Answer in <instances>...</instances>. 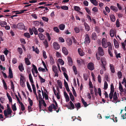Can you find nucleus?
<instances>
[{
    "instance_id": "nucleus-28",
    "label": "nucleus",
    "mask_w": 126,
    "mask_h": 126,
    "mask_svg": "<svg viewBox=\"0 0 126 126\" xmlns=\"http://www.w3.org/2000/svg\"><path fill=\"white\" fill-rule=\"evenodd\" d=\"M59 27L60 30H63L65 28V26L64 24H61L59 25Z\"/></svg>"
},
{
    "instance_id": "nucleus-64",
    "label": "nucleus",
    "mask_w": 126,
    "mask_h": 126,
    "mask_svg": "<svg viewBox=\"0 0 126 126\" xmlns=\"http://www.w3.org/2000/svg\"><path fill=\"white\" fill-rule=\"evenodd\" d=\"M53 30L55 32H59L60 30L57 27H54L53 28Z\"/></svg>"
},
{
    "instance_id": "nucleus-38",
    "label": "nucleus",
    "mask_w": 126,
    "mask_h": 126,
    "mask_svg": "<svg viewBox=\"0 0 126 126\" xmlns=\"http://www.w3.org/2000/svg\"><path fill=\"white\" fill-rule=\"evenodd\" d=\"M75 106L77 108V110H78L81 107L80 104L79 103H78L75 104Z\"/></svg>"
},
{
    "instance_id": "nucleus-55",
    "label": "nucleus",
    "mask_w": 126,
    "mask_h": 126,
    "mask_svg": "<svg viewBox=\"0 0 126 126\" xmlns=\"http://www.w3.org/2000/svg\"><path fill=\"white\" fill-rule=\"evenodd\" d=\"M39 78L41 83H43L45 82V80L43 78L40 76H39Z\"/></svg>"
},
{
    "instance_id": "nucleus-41",
    "label": "nucleus",
    "mask_w": 126,
    "mask_h": 126,
    "mask_svg": "<svg viewBox=\"0 0 126 126\" xmlns=\"http://www.w3.org/2000/svg\"><path fill=\"white\" fill-rule=\"evenodd\" d=\"M81 101L85 107H86L88 106V105H87L86 102L84 101L83 98L81 99Z\"/></svg>"
},
{
    "instance_id": "nucleus-27",
    "label": "nucleus",
    "mask_w": 126,
    "mask_h": 126,
    "mask_svg": "<svg viewBox=\"0 0 126 126\" xmlns=\"http://www.w3.org/2000/svg\"><path fill=\"white\" fill-rule=\"evenodd\" d=\"M25 62L26 64L27 65H29L31 64V62L28 59V58H25Z\"/></svg>"
},
{
    "instance_id": "nucleus-12",
    "label": "nucleus",
    "mask_w": 126,
    "mask_h": 126,
    "mask_svg": "<svg viewBox=\"0 0 126 126\" xmlns=\"http://www.w3.org/2000/svg\"><path fill=\"white\" fill-rule=\"evenodd\" d=\"M101 61L103 65L102 66V68L103 69L102 71H105L106 69L105 66L106 65V62L104 59H101Z\"/></svg>"
},
{
    "instance_id": "nucleus-17",
    "label": "nucleus",
    "mask_w": 126,
    "mask_h": 126,
    "mask_svg": "<svg viewBox=\"0 0 126 126\" xmlns=\"http://www.w3.org/2000/svg\"><path fill=\"white\" fill-rule=\"evenodd\" d=\"M27 11V10H21L20 11V12H19V11H12L13 13H16V14H21L23 13L25 11Z\"/></svg>"
},
{
    "instance_id": "nucleus-10",
    "label": "nucleus",
    "mask_w": 126,
    "mask_h": 126,
    "mask_svg": "<svg viewBox=\"0 0 126 126\" xmlns=\"http://www.w3.org/2000/svg\"><path fill=\"white\" fill-rule=\"evenodd\" d=\"M88 68L90 70L92 71L94 69V65L93 63L90 62L87 65Z\"/></svg>"
},
{
    "instance_id": "nucleus-22",
    "label": "nucleus",
    "mask_w": 126,
    "mask_h": 126,
    "mask_svg": "<svg viewBox=\"0 0 126 126\" xmlns=\"http://www.w3.org/2000/svg\"><path fill=\"white\" fill-rule=\"evenodd\" d=\"M38 37L42 40H44L45 38V36L42 33H40L38 34Z\"/></svg>"
},
{
    "instance_id": "nucleus-13",
    "label": "nucleus",
    "mask_w": 126,
    "mask_h": 126,
    "mask_svg": "<svg viewBox=\"0 0 126 126\" xmlns=\"http://www.w3.org/2000/svg\"><path fill=\"white\" fill-rule=\"evenodd\" d=\"M18 28L20 30L24 29L25 26L22 23H20L17 24Z\"/></svg>"
},
{
    "instance_id": "nucleus-62",
    "label": "nucleus",
    "mask_w": 126,
    "mask_h": 126,
    "mask_svg": "<svg viewBox=\"0 0 126 126\" xmlns=\"http://www.w3.org/2000/svg\"><path fill=\"white\" fill-rule=\"evenodd\" d=\"M33 24L35 26H38L39 25V22L37 21H35L34 22Z\"/></svg>"
},
{
    "instance_id": "nucleus-40",
    "label": "nucleus",
    "mask_w": 126,
    "mask_h": 126,
    "mask_svg": "<svg viewBox=\"0 0 126 126\" xmlns=\"http://www.w3.org/2000/svg\"><path fill=\"white\" fill-rule=\"evenodd\" d=\"M74 30L76 33H78L79 32V29L78 27H75L74 28Z\"/></svg>"
},
{
    "instance_id": "nucleus-56",
    "label": "nucleus",
    "mask_w": 126,
    "mask_h": 126,
    "mask_svg": "<svg viewBox=\"0 0 126 126\" xmlns=\"http://www.w3.org/2000/svg\"><path fill=\"white\" fill-rule=\"evenodd\" d=\"M78 52L81 56H83L84 55V53H83L82 51H81V50H80L79 49H78Z\"/></svg>"
},
{
    "instance_id": "nucleus-5",
    "label": "nucleus",
    "mask_w": 126,
    "mask_h": 126,
    "mask_svg": "<svg viewBox=\"0 0 126 126\" xmlns=\"http://www.w3.org/2000/svg\"><path fill=\"white\" fill-rule=\"evenodd\" d=\"M91 42V39L88 34H86L85 35V41L84 43L85 44H89Z\"/></svg>"
},
{
    "instance_id": "nucleus-16",
    "label": "nucleus",
    "mask_w": 126,
    "mask_h": 126,
    "mask_svg": "<svg viewBox=\"0 0 126 126\" xmlns=\"http://www.w3.org/2000/svg\"><path fill=\"white\" fill-rule=\"evenodd\" d=\"M62 51L65 55H67L68 54V51L65 47H63L62 48Z\"/></svg>"
},
{
    "instance_id": "nucleus-36",
    "label": "nucleus",
    "mask_w": 126,
    "mask_h": 126,
    "mask_svg": "<svg viewBox=\"0 0 126 126\" xmlns=\"http://www.w3.org/2000/svg\"><path fill=\"white\" fill-rule=\"evenodd\" d=\"M91 3L95 6L97 5L98 2L96 0H90Z\"/></svg>"
},
{
    "instance_id": "nucleus-19",
    "label": "nucleus",
    "mask_w": 126,
    "mask_h": 126,
    "mask_svg": "<svg viewBox=\"0 0 126 126\" xmlns=\"http://www.w3.org/2000/svg\"><path fill=\"white\" fill-rule=\"evenodd\" d=\"M68 64L71 66H72L73 64V62L72 58L69 56H68L67 58Z\"/></svg>"
},
{
    "instance_id": "nucleus-54",
    "label": "nucleus",
    "mask_w": 126,
    "mask_h": 126,
    "mask_svg": "<svg viewBox=\"0 0 126 126\" xmlns=\"http://www.w3.org/2000/svg\"><path fill=\"white\" fill-rule=\"evenodd\" d=\"M61 8L63 10H67L68 9V7L64 5L61 7Z\"/></svg>"
},
{
    "instance_id": "nucleus-6",
    "label": "nucleus",
    "mask_w": 126,
    "mask_h": 126,
    "mask_svg": "<svg viewBox=\"0 0 126 126\" xmlns=\"http://www.w3.org/2000/svg\"><path fill=\"white\" fill-rule=\"evenodd\" d=\"M97 52L99 56H103L104 54V52L103 48L101 47H99L98 49Z\"/></svg>"
},
{
    "instance_id": "nucleus-52",
    "label": "nucleus",
    "mask_w": 126,
    "mask_h": 126,
    "mask_svg": "<svg viewBox=\"0 0 126 126\" xmlns=\"http://www.w3.org/2000/svg\"><path fill=\"white\" fill-rule=\"evenodd\" d=\"M108 84L107 82L105 81L104 83V89L105 90H106L108 88Z\"/></svg>"
},
{
    "instance_id": "nucleus-9",
    "label": "nucleus",
    "mask_w": 126,
    "mask_h": 126,
    "mask_svg": "<svg viewBox=\"0 0 126 126\" xmlns=\"http://www.w3.org/2000/svg\"><path fill=\"white\" fill-rule=\"evenodd\" d=\"M24 81V76L22 75H20V84L22 87H24L25 86V82Z\"/></svg>"
},
{
    "instance_id": "nucleus-43",
    "label": "nucleus",
    "mask_w": 126,
    "mask_h": 126,
    "mask_svg": "<svg viewBox=\"0 0 126 126\" xmlns=\"http://www.w3.org/2000/svg\"><path fill=\"white\" fill-rule=\"evenodd\" d=\"M117 75L118 78L119 79H121L122 78V74L121 71H118L117 73Z\"/></svg>"
},
{
    "instance_id": "nucleus-48",
    "label": "nucleus",
    "mask_w": 126,
    "mask_h": 126,
    "mask_svg": "<svg viewBox=\"0 0 126 126\" xmlns=\"http://www.w3.org/2000/svg\"><path fill=\"white\" fill-rule=\"evenodd\" d=\"M69 94L71 99L72 101H73L74 100V96L71 93H70Z\"/></svg>"
},
{
    "instance_id": "nucleus-57",
    "label": "nucleus",
    "mask_w": 126,
    "mask_h": 126,
    "mask_svg": "<svg viewBox=\"0 0 126 126\" xmlns=\"http://www.w3.org/2000/svg\"><path fill=\"white\" fill-rule=\"evenodd\" d=\"M110 66L111 71H115L113 65L112 64H110Z\"/></svg>"
},
{
    "instance_id": "nucleus-39",
    "label": "nucleus",
    "mask_w": 126,
    "mask_h": 126,
    "mask_svg": "<svg viewBox=\"0 0 126 126\" xmlns=\"http://www.w3.org/2000/svg\"><path fill=\"white\" fill-rule=\"evenodd\" d=\"M32 47L33 48V51H35L36 53L37 54H38L39 53V51L37 47H36L35 49L34 47L33 46Z\"/></svg>"
},
{
    "instance_id": "nucleus-35",
    "label": "nucleus",
    "mask_w": 126,
    "mask_h": 126,
    "mask_svg": "<svg viewBox=\"0 0 126 126\" xmlns=\"http://www.w3.org/2000/svg\"><path fill=\"white\" fill-rule=\"evenodd\" d=\"M114 30L113 29H111L110 32V35L111 37L114 36Z\"/></svg>"
},
{
    "instance_id": "nucleus-15",
    "label": "nucleus",
    "mask_w": 126,
    "mask_h": 126,
    "mask_svg": "<svg viewBox=\"0 0 126 126\" xmlns=\"http://www.w3.org/2000/svg\"><path fill=\"white\" fill-rule=\"evenodd\" d=\"M113 100L112 101V102L115 103H116L117 102V100L118 97L116 92H114L113 94Z\"/></svg>"
},
{
    "instance_id": "nucleus-2",
    "label": "nucleus",
    "mask_w": 126,
    "mask_h": 126,
    "mask_svg": "<svg viewBox=\"0 0 126 126\" xmlns=\"http://www.w3.org/2000/svg\"><path fill=\"white\" fill-rule=\"evenodd\" d=\"M29 77L30 81L32 86L33 92L35 95H36L37 98H38L36 92V88L35 85L33 84L34 82L31 74H29Z\"/></svg>"
},
{
    "instance_id": "nucleus-33",
    "label": "nucleus",
    "mask_w": 126,
    "mask_h": 126,
    "mask_svg": "<svg viewBox=\"0 0 126 126\" xmlns=\"http://www.w3.org/2000/svg\"><path fill=\"white\" fill-rule=\"evenodd\" d=\"M110 17L111 21L112 22H114L115 20V16L113 15H110Z\"/></svg>"
},
{
    "instance_id": "nucleus-25",
    "label": "nucleus",
    "mask_w": 126,
    "mask_h": 126,
    "mask_svg": "<svg viewBox=\"0 0 126 126\" xmlns=\"http://www.w3.org/2000/svg\"><path fill=\"white\" fill-rule=\"evenodd\" d=\"M67 45L69 46H71L72 44V40L69 38H68L66 40Z\"/></svg>"
},
{
    "instance_id": "nucleus-61",
    "label": "nucleus",
    "mask_w": 126,
    "mask_h": 126,
    "mask_svg": "<svg viewBox=\"0 0 126 126\" xmlns=\"http://www.w3.org/2000/svg\"><path fill=\"white\" fill-rule=\"evenodd\" d=\"M55 94H54L56 96L57 99H59L60 98L59 94V92L57 93V92H56L55 93Z\"/></svg>"
},
{
    "instance_id": "nucleus-46",
    "label": "nucleus",
    "mask_w": 126,
    "mask_h": 126,
    "mask_svg": "<svg viewBox=\"0 0 126 126\" xmlns=\"http://www.w3.org/2000/svg\"><path fill=\"white\" fill-rule=\"evenodd\" d=\"M24 36L28 38H30V36L29 33L28 32L25 33L24 34Z\"/></svg>"
},
{
    "instance_id": "nucleus-49",
    "label": "nucleus",
    "mask_w": 126,
    "mask_h": 126,
    "mask_svg": "<svg viewBox=\"0 0 126 126\" xmlns=\"http://www.w3.org/2000/svg\"><path fill=\"white\" fill-rule=\"evenodd\" d=\"M17 50L20 55H21L22 54L23 50L21 48L18 47L17 48Z\"/></svg>"
},
{
    "instance_id": "nucleus-21",
    "label": "nucleus",
    "mask_w": 126,
    "mask_h": 126,
    "mask_svg": "<svg viewBox=\"0 0 126 126\" xmlns=\"http://www.w3.org/2000/svg\"><path fill=\"white\" fill-rule=\"evenodd\" d=\"M92 38L93 40H96L97 39V37L95 32H93L92 35Z\"/></svg>"
},
{
    "instance_id": "nucleus-31",
    "label": "nucleus",
    "mask_w": 126,
    "mask_h": 126,
    "mask_svg": "<svg viewBox=\"0 0 126 126\" xmlns=\"http://www.w3.org/2000/svg\"><path fill=\"white\" fill-rule=\"evenodd\" d=\"M57 83L60 89H62V85L61 81L59 80H57Z\"/></svg>"
},
{
    "instance_id": "nucleus-63",
    "label": "nucleus",
    "mask_w": 126,
    "mask_h": 126,
    "mask_svg": "<svg viewBox=\"0 0 126 126\" xmlns=\"http://www.w3.org/2000/svg\"><path fill=\"white\" fill-rule=\"evenodd\" d=\"M116 27L117 28H119L120 26L119 22L118 19L116 20Z\"/></svg>"
},
{
    "instance_id": "nucleus-24",
    "label": "nucleus",
    "mask_w": 126,
    "mask_h": 126,
    "mask_svg": "<svg viewBox=\"0 0 126 126\" xmlns=\"http://www.w3.org/2000/svg\"><path fill=\"white\" fill-rule=\"evenodd\" d=\"M110 9L114 12H117L118 9L116 7L111 5L110 6Z\"/></svg>"
},
{
    "instance_id": "nucleus-50",
    "label": "nucleus",
    "mask_w": 126,
    "mask_h": 126,
    "mask_svg": "<svg viewBox=\"0 0 126 126\" xmlns=\"http://www.w3.org/2000/svg\"><path fill=\"white\" fill-rule=\"evenodd\" d=\"M28 101L30 105L31 106H32L33 103L32 100L29 97L28 98Z\"/></svg>"
},
{
    "instance_id": "nucleus-7",
    "label": "nucleus",
    "mask_w": 126,
    "mask_h": 126,
    "mask_svg": "<svg viewBox=\"0 0 126 126\" xmlns=\"http://www.w3.org/2000/svg\"><path fill=\"white\" fill-rule=\"evenodd\" d=\"M107 40L105 38H103L102 40V44L103 47L107 48L108 46V43H106Z\"/></svg>"
},
{
    "instance_id": "nucleus-26",
    "label": "nucleus",
    "mask_w": 126,
    "mask_h": 126,
    "mask_svg": "<svg viewBox=\"0 0 126 126\" xmlns=\"http://www.w3.org/2000/svg\"><path fill=\"white\" fill-rule=\"evenodd\" d=\"M119 90L121 93H122L124 92V90L122 85L120 83H119Z\"/></svg>"
},
{
    "instance_id": "nucleus-59",
    "label": "nucleus",
    "mask_w": 126,
    "mask_h": 126,
    "mask_svg": "<svg viewBox=\"0 0 126 126\" xmlns=\"http://www.w3.org/2000/svg\"><path fill=\"white\" fill-rule=\"evenodd\" d=\"M32 66L33 68L32 69L31 71H33V70H34V71H38L36 67L33 64Z\"/></svg>"
},
{
    "instance_id": "nucleus-1",
    "label": "nucleus",
    "mask_w": 126,
    "mask_h": 126,
    "mask_svg": "<svg viewBox=\"0 0 126 126\" xmlns=\"http://www.w3.org/2000/svg\"><path fill=\"white\" fill-rule=\"evenodd\" d=\"M7 109L6 110H4V113L5 116L6 118L8 117L10 118L12 115V114H11L12 111L8 104H7Z\"/></svg>"
},
{
    "instance_id": "nucleus-23",
    "label": "nucleus",
    "mask_w": 126,
    "mask_h": 126,
    "mask_svg": "<svg viewBox=\"0 0 126 126\" xmlns=\"http://www.w3.org/2000/svg\"><path fill=\"white\" fill-rule=\"evenodd\" d=\"M84 25L86 31H89L90 30V27L89 26L86 22H85L84 23Z\"/></svg>"
},
{
    "instance_id": "nucleus-53",
    "label": "nucleus",
    "mask_w": 126,
    "mask_h": 126,
    "mask_svg": "<svg viewBox=\"0 0 126 126\" xmlns=\"http://www.w3.org/2000/svg\"><path fill=\"white\" fill-rule=\"evenodd\" d=\"M74 9L75 10L77 11H79L80 10V7L77 6H75L74 7Z\"/></svg>"
},
{
    "instance_id": "nucleus-42",
    "label": "nucleus",
    "mask_w": 126,
    "mask_h": 126,
    "mask_svg": "<svg viewBox=\"0 0 126 126\" xmlns=\"http://www.w3.org/2000/svg\"><path fill=\"white\" fill-rule=\"evenodd\" d=\"M12 108L13 111H15L16 110V103H14L13 105H12Z\"/></svg>"
},
{
    "instance_id": "nucleus-34",
    "label": "nucleus",
    "mask_w": 126,
    "mask_h": 126,
    "mask_svg": "<svg viewBox=\"0 0 126 126\" xmlns=\"http://www.w3.org/2000/svg\"><path fill=\"white\" fill-rule=\"evenodd\" d=\"M0 24L1 27H5V25H7V23L5 21H1L0 22Z\"/></svg>"
},
{
    "instance_id": "nucleus-3",
    "label": "nucleus",
    "mask_w": 126,
    "mask_h": 126,
    "mask_svg": "<svg viewBox=\"0 0 126 126\" xmlns=\"http://www.w3.org/2000/svg\"><path fill=\"white\" fill-rule=\"evenodd\" d=\"M53 102L55 104V105L54 104H52L49 106L48 108V110L50 112L52 111L53 109H54V110H56L58 107L56 101L54 100Z\"/></svg>"
},
{
    "instance_id": "nucleus-60",
    "label": "nucleus",
    "mask_w": 126,
    "mask_h": 126,
    "mask_svg": "<svg viewBox=\"0 0 126 126\" xmlns=\"http://www.w3.org/2000/svg\"><path fill=\"white\" fill-rule=\"evenodd\" d=\"M19 104L21 106V110L22 111L24 110L25 109V108L23 104L22 103H21L20 104Z\"/></svg>"
},
{
    "instance_id": "nucleus-14",
    "label": "nucleus",
    "mask_w": 126,
    "mask_h": 126,
    "mask_svg": "<svg viewBox=\"0 0 126 126\" xmlns=\"http://www.w3.org/2000/svg\"><path fill=\"white\" fill-rule=\"evenodd\" d=\"M40 103L39 102V109H42V104H43L44 106L45 107H46V104L45 103V101H44V100L43 99V100L42 101H41L40 102Z\"/></svg>"
},
{
    "instance_id": "nucleus-58",
    "label": "nucleus",
    "mask_w": 126,
    "mask_h": 126,
    "mask_svg": "<svg viewBox=\"0 0 126 126\" xmlns=\"http://www.w3.org/2000/svg\"><path fill=\"white\" fill-rule=\"evenodd\" d=\"M2 81L4 88L6 90H7V87L6 83L4 80H3Z\"/></svg>"
},
{
    "instance_id": "nucleus-29",
    "label": "nucleus",
    "mask_w": 126,
    "mask_h": 126,
    "mask_svg": "<svg viewBox=\"0 0 126 126\" xmlns=\"http://www.w3.org/2000/svg\"><path fill=\"white\" fill-rule=\"evenodd\" d=\"M49 58L50 59V63L52 64H53L55 63L54 59L53 58L52 55H50Z\"/></svg>"
},
{
    "instance_id": "nucleus-44",
    "label": "nucleus",
    "mask_w": 126,
    "mask_h": 126,
    "mask_svg": "<svg viewBox=\"0 0 126 126\" xmlns=\"http://www.w3.org/2000/svg\"><path fill=\"white\" fill-rule=\"evenodd\" d=\"M44 44V45L46 48H47L48 47V45L47 41V40L45 39V41L43 42Z\"/></svg>"
},
{
    "instance_id": "nucleus-45",
    "label": "nucleus",
    "mask_w": 126,
    "mask_h": 126,
    "mask_svg": "<svg viewBox=\"0 0 126 126\" xmlns=\"http://www.w3.org/2000/svg\"><path fill=\"white\" fill-rule=\"evenodd\" d=\"M18 68L20 71H22L23 70H24V68L23 66V64H22L19 66Z\"/></svg>"
},
{
    "instance_id": "nucleus-4",
    "label": "nucleus",
    "mask_w": 126,
    "mask_h": 126,
    "mask_svg": "<svg viewBox=\"0 0 126 126\" xmlns=\"http://www.w3.org/2000/svg\"><path fill=\"white\" fill-rule=\"evenodd\" d=\"M114 89L113 84L110 85V92L109 94V97L110 101L112 100L113 97V94L114 91Z\"/></svg>"
},
{
    "instance_id": "nucleus-20",
    "label": "nucleus",
    "mask_w": 126,
    "mask_h": 126,
    "mask_svg": "<svg viewBox=\"0 0 126 126\" xmlns=\"http://www.w3.org/2000/svg\"><path fill=\"white\" fill-rule=\"evenodd\" d=\"M113 42L114 44L115 48H119V44L118 42L115 39H114Z\"/></svg>"
},
{
    "instance_id": "nucleus-8",
    "label": "nucleus",
    "mask_w": 126,
    "mask_h": 126,
    "mask_svg": "<svg viewBox=\"0 0 126 126\" xmlns=\"http://www.w3.org/2000/svg\"><path fill=\"white\" fill-rule=\"evenodd\" d=\"M42 92L43 98H45V99L46 100L48 99V97L47 95V90L46 89L44 90V91L42 90Z\"/></svg>"
},
{
    "instance_id": "nucleus-30",
    "label": "nucleus",
    "mask_w": 126,
    "mask_h": 126,
    "mask_svg": "<svg viewBox=\"0 0 126 126\" xmlns=\"http://www.w3.org/2000/svg\"><path fill=\"white\" fill-rule=\"evenodd\" d=\"M6 95L8 98V99L9 102L11 103H12V99L11 97L10 96V95H9V94L8 93H7Z\"/></svg>"
},
{
    "instance_id": "nucleus-37",
    "label": "nucleus",
    "mask_w": 126,
    "mask_h": 126,
    "mask_svg": "<svg viewBox=\"0 0 126 126\" xmlns=\"http://www.w3.org/2000/svg\"><path fill=\"white\" fill-rule=\"evenodd\" d=\"M27 86L29 91L30 92H32V91L31 88V86L30 85L29 83L28 82H27Z\"/></svg>"
},
{
    "instance_id": "nucleus-18",
    "label": "nucleus",
    "mask_w": 126,
    "mask_h": 126,
    "mask_svg": "<svg viewBox=\"0 0 126 126\" xmlns=\"http://www.w3.org/2000/svg\"><path fill=\"white\" fill-rule=\"evenodd\" d=\"M38 97L37 96V98H37L36 95H36V97L37 100H38L39 102V103H40V102L41 101H42L43 100V99L42 98V96H41V93H38Z\"/></svg>"
},
{
    "instance_id": "nucleus-51",
    "label": "nucleus",
    "mask_w": 126,
    "mask_h": 126,
    "mask_svg": "<svg viewBox=\"0 0 126 126\" xmlns=\"http://www.w3.org/2000/svg\"><path fill=\"white\" fill-rule=\"evenodd\" d=\"M58 61L59 62L61 65H63L64 64V62L61 59H59L58 60Z\"/></svg>"
},
{
    "instance_id": "nucleus-47",
    "label": "nucleus",
    "mask_w": 126,
    "mask_h": 126,
    "mask_svg": "<svg viewBox=\"0 0 126 126\" xmlns=\"http://www.w3.org/2000/svg\"><path fill=\"white\" fill-rule=\"evenodd\" d=\"M8 77L10 78H13V76L12 71H9Z\"/></svg>"
},
{
    "instance_id": "nucleus-32",
    "label": "nucleus",
    "mask_w": 126,
    "mask_h": 126,
    "mask_svg": "<svg viewBox=\"0 0 126 126\" xmlns=\"http://www.w3.org/2000/svg\"><path fill=\"white\" fill-rule=\"evenodd\" d=\"M108 45L109 46L108 51H112V47L110 43L108 42Z\"/></svg>"
},
{
    "instance_id": "nucleus-11",
    "label": "nucleus",
    "mask_w": 126,
    "mask_h": 126,
    "mask_svg": "<svg viewBox=\"0 0 126 126\" xmlns=\"http://www.w3.org/2000/svg\"><path fill=\"white\" fill-rule=\"evenodd\" d=\"M54 48L56 50L59 49L60 48L59 44L57 42H54L53 44Z\"/></svg>"
}]
</instances>
